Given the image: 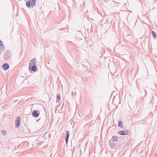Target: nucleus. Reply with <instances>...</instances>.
I'll list each match as a JSON object with an SVG mask.
<instances>
[{
  "label": "nucleus",
  "instance_id": "nucleus-1",
  "mask_svg": "<svg viewBox=\"0 0 157 157\" xmlns=\"http://www.w3.org/2000/svg\"><path fill=\"white\" fill-rule=\"evenodd\" d=\"M36 58L30 60L29 62V70L30 72H36L38 70Z\"/></svg>",
  "mask_w": 157,
  "mask_h": 157
},
{
  "label": "nucleus",
  "instance_id": "nucleus-2",
  "mask_svg": "<svg viewBox=\"0 0 157 157\" xmlns=\"http://www.w3.org/2000/svg\"><path fill=\"white\" fill-rule=\"evenodd\" d=\"M36 0H28L26 2V5L27 7H33L36 4Z\"/></svg>",
  "mask_w": 157,
  "mask_h": 157
},
{
  "label": "nucleus",
  "instance_id": "nucleus-3",
  "mask_svg": "<svg viewBox=\"0 0 157 157\" xmlns=\"http://www.w3.org/2000/svg\"><path fill=\"white\" fill-rule=\"evenodd\" d=\"M118 134L121 135H130L131 134V132L129 131L122 130L118 132Z\"/></svg>",
  "mask_w": 157,
  "mask_h": 157
},
{
  "label": "nucleus",
  "instance_id": "nucleus-4",
  "mask_svg": "<svg viewBox=\"0 0 157 157\" xmlns=\"http://www.w3.org/2000/svg\"><path fill=\"white\" fill-rule=\"evenodd\" d=\"M12 56L9 50H7L3 55V57L5 59H8Z\"/></svg>",
  "mask_w": 157,
  "mask_h": 157
},
{
  "label": "nucleus",
  "instance_id": "nucleus-5",
  "mask_svg": "<svg viewBox=\"0 0 157 157\" xmlns=\"http://www.w3.org/2000/svg\"><path fill=\"white\" fill-rule=\"evenodd\" d=\"M20 117L19 116H17L15 121V127L16 128L19 127L20 125Z\"/></svg>",
  "mask_w": 157,
  "mask_h": 157
},
{
  "label": "nucleus",
  "instance_id": "nucleus-6",
  "mask_svg": "<svg viewBox=\"0 0 157 157\" xmlns=\"http://www.w3.org/2000/svg\"><path fill=\"white\" fill-rule=\"evenodd\" d=\"M38 111L36 110H33L32 112L33 115L35 117H38L39 115V112L38 113Z\"/></svg>",
  "mask_w": 157,
  "mask_h": 157
},
{
  "label": "nucleus",
  "instance_id": "nucleus-7",
  "mask_svg": "<svg viewBox=\"0 0 157 157\" xmlns=\"http://www.w3.org/2000/svg\"><path fill=\"white\" fill-rule=\"evenodd\" d=\"M66 136L65 137V142L66 143V144H68L69 137V132L67 130L66 131Z\"/></svg>",
  "mask_w": 157,
  "mask_h": 157
},
{
  "label": "nucleus",
  "instance_id": "nucleus-8",
  "mask_svg": "<svg viewBox=\"0 0 157 157\" xmlns=\"http://www.w3.org/2000/svg\"><path fill=\"white\" fill-rule=\"evenodd\" d=\"M2 67L5 70H6L9 68V66L7 63H4L2 66Z\"/></svg>",
  "mask_w": 157,
  "mask_h": 157
},
{
  "label": "nucleus",
  "instance_id": "nucleus-9",
  "mask_svg": "<svg viewBox=\"0 0 157 157\" xmlns=\"http://www.w3.org/2000/svg\"><path fill=\"white\" fill-rule=\"evenodd\" d=\"M0 50L2 51L5 48V47L3 45V42L0 40Z\"/></svg>",
  "mask_w": 157,
  "mask_h": 157
},
{
  "label": "nucleus",
  "instance_id": "nucleus-10",
  "mask_svg": "<svg viewBox=\"0 0 157 157\" xmlns=\"http://www.w3.org/2000/svg\"><path fill=\"white\" fill-rule=\"evenodd\" d=\"M111 140L114 142H117L118 141V137L116 136H113L112 137Z\"/></svg>",
  "mask_w": 157,
  "mask_h": 157
},
{
  "label": "nucleus",
  "instance_id": "nucleus-11",
  "mask_svg": "<svg viewBox=\"0 0 157 157\" xmlns=\"http://www.w3.org/2000/svg\"><path fill=\"white\" fill-rule=\"evenodd\" d=\"M112 140H110L109 143L110 144V146L111 147H114L115 146V142H114Z\"/></svg>",
  "mask_w": 157,
  "mask_h": 157
},
{
  "label": "nucleus",
  "instance_id": "nucleus-12",
  "mask_svg": "<svg viewBox=\"0 0 157 157\" xmlns=\"http://www.w3.org/2000/svg\"><path fill=\"white\" fill-rule=\"evenodd\" d=\"M61 97L60 95L59 94H57V95L56 101V102L58 103L59 102L60 100Z\"/></svg>",
  "mask_w": 157,
  "mask_h": 157
},
{
  "label": "nucleus",
  "instance_id": "nucleus-13",
  "mask_svg": "<svg viewBox=\"0 0 157 157\" xmlns=\"http://www.w3.org/2000/svg\"><path fill=\"white\" fill-rule=\"evenodd\" d=\"M151 34H152V35L153 36V38L154 39L157 36H156V34L154 31H151Z\"/></svg>",
  "mask_w": 157,
  "mask_h": 157
},
{
  "label": "nucleus",
  "instance_id": "nucleus-14",
  "mask_svg": "<svg viewBox=\"0 0 157 157\" xmlns=\"http://www.w3.org/2000/svg\"><path fill=\"white\" fill-rule=\"evenodd\" d=\"M118 126L120 127L121 128H123V125L122 124V121H119L118 122Z\"/></svg>",
  "mask_w": 157,
  "mask_h": 157
},
{
  "label": "nucleus",
  "instance_id": "nucleus-15",
  "mask_svg": "<svg viewBox=\"0 0 157 157\" xmlns=\"http://www.w3.org/2000/svg\"><path fill=\"white\" fill-rule=\"evenodd\" d=\"M2 133L4 136H5L6 134V132L5 130H2Z\"/></svg>",
  "mask_w": 157,
  "mask_h": 157
}]
</instances>
